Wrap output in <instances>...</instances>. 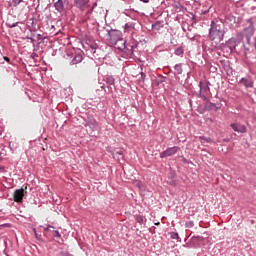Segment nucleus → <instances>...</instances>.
<instances>
[{
	"instance_id": "obj_12",
	"label": "nucleus",
	"mask_w": 256,
	"mask_h": 256,
	"mask_svg": "<svg viewBox=\"0 0 256 256\" xmlns=\"http://www.w3.org/2000/svg\"><path fill=\"white\" fill-rule=\"evenodd\" d=\"M53 7L55 8V11H57V13H60V15H63V13H65L67 10L65 8V0H57Z\"/></svg>"
},
{
	"instance_id": "obj_31",
	"label": "nucleus",
	"mask_w": 256,
	"mask_h": 256,
	"mask_svg": "<svg viewBox=\"0 0 256 256\" xmlns=\"http://www.w3.org/2000/svg\"><path fill=\"white\" fill-rule=\"evenodd\" d=\"M171 239H176L177 241H181V238L179 237V233L177 232H171Z\"/></svg>"
},
{
	"instance_id": "obj_41",
	"label": "nucleus",
	"mask_w": 256,
	"mask_h": 256,
	"mask_svg": "<svg viewBox=\"0 0 256 256\" xmlns=\"http://www.w3.org/2000/svg\"><path fill=\"white\" fill-rule=\"evenodd\" d=\"M180 157H181L182 163H184L185 165H187V163H189V160H187V158H185V156H180Z\"/></svg>"
},
{
	"instance_id": "obj_22",
	"label": "nucleus",
	"mask_w": 256,
	"mask_h": 256,
	"mask_svg": "<svg viewBox=\"0 0 256 256\" xmlns=\"http://www.w3.org/2000/svg\"><path fill=\"white\" fill-rule=\"evenodd\" d=\"M204 107L206 111H213V102L208 98V101H205Z\"/></svg>"
},
{
	"instance_id": "obj_58",
	"label": "nucleus",
	"mask_w": 256,
	"mask_h": 256,
	"mask_svg": "<svg viewBox=\"0 0 256 256\" xmlns=\"http://www.w3.org/2000/svg\"><path fill=\"white\" fill-rule=\"evenodd\" d=\"M188 31H191V28H188Z\"/></svg>"
},
{
	"instance_id": "obj_21",
	"label": "nucleus",
	"mask_w": 256,
	"mask_h": 256,
	"mask_svg": "<svg viewBox=\"0 0 256 256\" xmlns=\"http://www.w3.org/2000/svg\"><path fill=\"white\" fill-rule=\"evenodd\" d=\"M23 3V0H10L8 2L9 7H19V5Z\"/></svg>"
},
{
	"instance_id": "obj_11",
	"label": "nucleus",
	"mask_w": 256,
	"mask_h": 256,
	"mask_svg": "<svg viewBox=\"0 0 256 256\" xmlns=\"http://www.w3.org/2000/svg\"><path fill=\"white\" fill-rule=\"evenodd\" d=\"M202 241H205V238L203 236H193L190 239L192 249H199L201 247Z\"/></svg>"
},
{
	"instance_id": "obj_3",
	"label": "nucleus",
	"mask_w": 256,
	"mask_h": 256,
	"mask_svg": "<svg viewBox=\"0 0 256 256\" xmlns=\"http://www.w3.org/2000/svg\"><path fill=\"white\" fill-rule=\"evenodd\" d=\"M138 45L139 43L135 41L127 42L124 40L121 42V46L118 45L116 49L125 53L126 57H135Z\"/></svg>"
},
{
	"instance_id": "obj_42",
	"label": "nucleus",
	"mask_w": 256,
	"mask_h": 256,
	"mask_svg": "<svg viewBox=\"0 0 256 256\" xmlns=\"http://www.w3.org/2000/svg\"><path fill=\"white\" fill-rule=\"evenodd\" d=\"M60 255L61 256H73V255H71L69 252H67V251H61L60 252Z\"/></svg>"
},
{
	"instance_id": "obj_5",
	"label": "nucleus",
	"mask_w": 256,
	"mask_h": 256,
	"mask_svg": "<svg viewBox=\"0 0 256 256\" xmlns=\"http://www.w3.org/2000/svg\"><path fill=\"white\" fill-rule=\"evenodd\" d=\"M211 82L207 81V80H204V81H200L199 82V94H198V97L203 100V101H208V98L207 95H209V93H211Z\"/></svg>"
},
{
	"instance_id": "obj_4",
	"label": "nucleus",
	"mask_w": 256,
	"mask_h": 256,
	"mask_svg": "<svg viewBox=\"0 0 256 256\" xmlns=\"http://www.w3.org/2000/svg\"><path fill=\"white\" fill-rule=\"evenodd\" d=\"M108 41H110V43H112V45H115V47L117 48L119 43H122L123 40V33L120 30H108Z\"/></svg>"
},
{
	"instance_id": "obj_32",
	"label": "nucleus",
	"mask_w": 256,
	"mask_h": 256,
	"mask_svg": "<svg viewBox=\"0 0 256 256\" xmlns=\"http://www.w3.org/2000/svg\"><path fill=\"white\" fill-rule=\"evenodd\" d=\"M19 25V22L11 23V22H6V27H9V29H13Z\"/></svg>"
},
{
	"instance_id": "obj_54",
	"label": "nucleus",
	"mask_w": 256,
	"mask_h": 256,
	"mask_svg": "<svg viewBox=\"0 0 256 256\" xmlns=\"http://www.w3.org/2000/svg\"><path fill=\"white\" fill-rule=\"evenodd\" d=\"M182 31H183L184 33H187V29H185V27H182Z\"/></svg>"
},
{
	"instance_id": "obj_51",
	"label": "nucleus",
	"mask_w": 256,
	"mask_h": 256,
	"mask_svg": "<svg viewBox=\"0 0 256 256\" xmlns=\"http://www.w3.org/2000/svg\"><path fill=\"white\" fill-rule=\"evenodd\" d=\"M186 165H193V162L191 160H188V163Z\"/></svg>"
},
{
	"instance_id": "obj_25",
	"label": "nucleus",
	"mask_w": 256,
	"mask_h": 256,
	"mask_svg": "<svg viewBox=\"0 0 256 256\" xmlns=\"http://www.w3.org/2000/svg\"><path fill=\"white\" fill-rule=\"evenodd\" d=\"M167 80V77L160 76L158 79L155 80V84L159 87V85H162V83H165Z\"/></svg>"
},
{
	"instance_id": "obj_20",
	"label": "nucleus",
	"mask_w": 256,
	"mask_h": 256,
	"mask_svg": "<svg viewBox=\"0 0 256 256\" xmlns=\"http://www.w3.org/2000/svg\"><path fill=\"white\" fill-rule=\"evenodd\" d=\"M112 155L114 159H117L119 161L120 159H123V150H116L113 152Z\"/></svg>"
},
{
	"instance_id": "obj_56",
	"label": "nucleus",
	"mask_w": 256,
	"mask_h": 256,
	"mask_svg": "<svg viewBox=\"0 0 256 256\" xmlns=\"http://www.w3.org/2000/svg\"><path fill=\"white\" fill-rule=\"evenodd\" d=\"M53 231H55V230H53V229L50 228V233H53Z\"/></svg>"
},
{
	"instance_id": "obj_40",
	"label": "nucleus",
	"mask_w": 256,
	"mask_h": 256,
	"mask_svg": "<svg viewBox=\"0 0 256 256\" xmlns=\"http://www.w3.org/2000/svg\"><path fill=\"white\" fill-rule=\"evenodd\" d=\"M187 39H190V41H195V36H191V34L186 33Z\"/></svg>"
},
{
	"instance_id": "obj_15",
	"label": "nucleus",
	"mask_w": 256,
	"mask_h": 256,
	"mask_svg": "<svg viewBox=\"0 0 256 256\" xmlns=\"http://www.w3.org/2000/svg\"><path fill=\"white\" fill-rule=\"evenodd\" d=\"M37 18L33 17L28 21L27 27L29 28L31 33H35L37 31Z\"/></svg>"
},
{
	"instance_id": "obj_30",
	"label": "nucleus",
	"mask_w": 256,
	"mask_h": 256,
	"mask_svg": "<svg viewBox=\"0 0 256 256\" xmlns=\"http://www.w3.org/2000/svg\"><path fill=\"white\" fill-rule=\"evenodd\" d=\"M197 111L201 115H203V113L207 112V110L205 109V105H199L198 108H197Z\"/></svg>"
},
{
	"instance_id": "obj_29",
	"label": "nucleus",
	"mask_w": 256,
	"mask_h": 256,
	"mask_svg": "<svg viewBox=\"0 0 256 256\" xmlns=\"http://www.w3.org/2000/svg\"><path fill=\"white\" fill-rule=\"evenodd\" d=\"M200 141H201V143H211L212 142L211 138L205 137V136H200Z\"/></svg>"
},
{
	"instance_id": "obj_6",
	"label": "nucleus",
	"mask_w": 256,
	"mask_h": 256,
	"mask_svg": "<svg viewBox=\"0 0 256 256\" xmlns=\"http://www.w3.org/2000/svg\"><path fill=\"white\" fill-rule=\"evenodd\" d=\"M249 26L244 28V35L246 37L247 44L252 46L253 41H251V37L255 35V27L253 26V22H251V19L248 20Z\"/></svg>"
},
{
	"instance_id": "obj_39",
	"label": "nucleus",
	"mask_w": 256,
	"mask_h": 256,
	"mask_svg": "<svg viewBox=\"0 0 256 256\" xmlns=\"http://www.w3.org/2000/svg\"><path fill=\"white\" fill-rule=\"evenodd\" d=\"M35 233V237L38 241H43V238H41V236L39 234H37V230H34Z\"/></svg>"
},
{
	"instance_id": "obj_18",
	"label": "nucleus",
	"mask_w": 256,
	"mask_h": 256,
	"mask_svg": "<svg viewBox=\"0 0 256 256\" xmlns=\"http://www.w3.org/2000/svg\"><path fill=\"white\" fill-rule=\"evenodd\" d=\"M164 25L163 22L157 21L156 23L152 24V30L153 31H161L163 29Z\"/></svg>"
},
{
	"instance_id": "obj_9",
	"label": "nucleus",
	"mask_w": 256,
	"mask_h": 256,
	"mask_svg": "<svg viewBox=\"0 0 256 256\" xmlns=\"http://www.w3.org/2000/svg\"><path fill=\"white\" fill-rule=\"evenodd\" d=\"M25 193H27V191H25L23 188L15 190L13 194L15 203H23V197H25Z\"/></svg>"
},
{
	"instance_id": "obj_23",
	"label": "nucleus",
	"mask_w": 256,
	"mask_h": 256,
	"mask_svg": "<svg viewBox=\"0 0 256 256\" xmlns=\"http://www.w3.org/2000/svg\"><path fill=\"white\" fill-rule=\"evenodd\" d=\"M174 69L177 75H181L183 73V64L179 63L174 66Z\"/></svg>"
},
{
	"instance_id": "obj_13",
	"label": "nucleus",
	"mask_w": 256,
	"mask_h": 256,
	"mask_svg": "<svg viewBox=\"0 0 256 256\" xmlns=\"http://www.w3.org/2000/svg\"><path fill=\"white\" fill-rule=\"evenodd\" d=\"M231 129L235 131L236 133H246L247 132V126L241 124V123H231L230 124Z\"/></svg>"
},
{
	"instance_id": "obj_16",
	"label": "nucleus",
	"mask_w": 256,
	"mask_h": 256,
	"mask_svg": "<svg viewBox=\"0 0 256 256\" xmlns=\"http://www.w3.org/2000/svg\"><path fill=\"white\" fill-rule=\"evenodd\" d=\"M105 82L107 83V85H110V87L108 88V93H112L113 87L111 86H115V78H113V76H106Z\"/></svg>"
},
{
	"instance_id": "obj_60",
	"label": "nucleus",
	"mask_w": 256,
	"mask_h": 256,
	"mask_svg": "<svg viewBox=\"0 0 256 256\" xmlns=\"http://www.w3.org/2000/svg\"><path fill=\"white\" fill-rule=\"evenodd\" d=\"M184 241L187 242V238Z\"/></svg>"
},
{
	"instance_id": "obj_7",
	"label": "nucleus",
	"mask_w": 256,
	"mask_h": 256,
	"mask_svg": "<svg viewBox=\"0 0 256 256\" xmlns=\"http://www.w3.org/2000/svg\"><path fill=\"white\" fill-rule=\"evenodd\" d=\"M179 151V146L169 147L160 153V159H165V157H173Z\"/></svg>"
},
{
	"instance_id": "obj_8",
	"label": "nucleus",
	"mask_w": 256,
	"mask_h": 256,
	"mask_svg": "<svg viewBox=\"0 0 256 256\" xmlns=\"http://www.w3.org/2000/svg\"><path fill=\"white\" fill-rule=\"evenodd\" d=\"M90 0H74V5L76 9L79 11H85V9H89L91 7Z\"/></svg>"
},
{
	"instance_id": "obj_52",
	"label": "nucleus",
	"mask_w": 256,
	"mask_h": 256,
	"mask_svg": "<svg viewBox=\"0 0 256 256\" xmlns=\"http://www.w3.org/2000/svg\"><path fill=\"white\" fill-rule=\"evenodd\" d=\"M207 13H209V10L202 12V15H207Z\"/></svg>"
},
{
	"instance_id": "obj_33",
	"label": "nucleus",
	"mask_w": 256,
	"mask_h": 256,
	"mask_svg": "<svg viewBox=\"0 0 256 256\" xmlns=\"http://www.w3.org/2000/svg\"><path fill=\"white\" fill-rule=\"evenodd\" d=\"M177 177V174L175 173V171H170L168 174V179L173 180Z\"/></svg>"
},
{
	"instance_id": "obj_46",
	"label": "nucleus",
	"mask_w": 256,
	"mask_h": 256,
	"mask_svg": "<svg viewBox=\"0 0 256 256\" xmlns=\"http://www.w3.org/2000/svg\"><path fill=\"white\" fill-rule=\"evenodd\" d=\"M37 39H38V41H42L43 40V36L41 34H37Z\"/></svg>"
},
{
	"instance_id": "obj_28",
	"label": "nucleus",
	"mask_w": 256,
	"mask_h": 256,
	"mask_svg": "<svg viewBox=\"0 0 256 256\" xmlns=\"http://www.w3.org/2000/svg\"><path fill=\"white\" fill-rule=\"evenodd\" d=\"M185 227L186 229H191L192 227H195V222H193V220L186 221Z\"/></svg>"
},
{
	"instance_id": "obj_57",
	"label": "nucleus",
	"mask_w": 256,
	"mask_h": 256,
	"mask_svg": "<svg viewBox=\"0 0 256 256\" xmlns=\"http://www.w3.org/2000/svg\"><path fill=\"white\" fill-rule=\"evenodd\" d=\"M33 51H37V49H36V48H34V49H33Z\"/></svg>"
},
{
	"instance_id": "obj_17",
	"label": "nucleus",
	"mask_w": 256,
	"mask_h": 256,
	"mask_svg": "<svg viewBox=\"0 0 256 256\" xmlns=\"http://www.w3.org/2000/svg\"><path fill=\"white\" fill-rule=\"evenodd\" d=\"M82 61H83V54L78 53L73 57V59L70 62V65H78V63H81Z\"/></svg>"
},
{
	"instance_id": "obj_48",
	"label": "nucleus",
	"mask_w": 256,
	"mask_h": 256,
	"mask_svg": "<svg viewBox=\"0 0 256 256\" xmlns=\"http://www.w3.org/2000/svg\"><path fill=\"white\" fill-rule=\"evenodd\" d=\"M30 43H32L33 47H35V38H30Z\"/></svg>"
},
{
	"instance_id": "obj_37",
	"label": "nucleus",
	"mask_w": 256,
	"mask_h": 256,
	"mask_svg": "<svg viewBox=\"0 0 256 256\" xmlns=\"http://www.w3.org/2000/svg\"><path fill=\"white\" fill-rule=\"evenodd\" d=\"M136 221L139 223V225H143V216H137Z\"/></svg>"
},
{
	"instance_id": "obj_26",
	"label": "nucleus",
	"mask_w": 256,
	"mask_h": 256,
	"mask_svg": "<svg viewBox=\"0 0 256 256\" xmlns=\"http://www.w3.org/2000/svg\"><path fill=\"white\" fill-rule=\"evenodd\" d=\"M221 107H223V104H221V102L212 103V109H214V111H219Z\"/></svg>"
},
{
	"instance_id": "obj_27",
	"label": "nucleus",
	"mask_w": 256,
	"mask_h": 256,
	"mask_svg": "<svg viewBox=\"0 0 256 256\" xmlns=\"http://www.w3.org/2000/svg\"><path fill=\"white\" fill-rule=\"evenodd\" d=\"M141 77L139 78V83H145V79L147 77V75L145 74V72H143V68H141V72H140Z\"/></svg>"
},
{
	"instance_id": "obj_34",
	"label": "nucleus",
	"mask_w": 256,
	"mask_h": 256,
	"mask_svg": "<svg viewBox=\"0 0 256 256\" xmlns=\"http://www.w3.org/2000/svg\"><path fill=\"white\" fill-rule=\"evenodd\" d=\"M53 233V237H55V239H61V233H59L58 230H54L52 231Z\"/></svg>"
},
{
	"instance_id": "obj_10",
	"label": "nucleus",
	"mask_w": 256,
	"mask_h": 256,
	"mask_svg": "<svg viewBox=\"0 0 256 256\" xmlns=\"http://www.w3.org/2000/svg\"><path fill=\"white\" fill-rule=\"evenodd\" d=\"M239 85H243L245 89H253L255 82L249 77H243L239 80Z\"/></svg>"
},
{
	"instance_id": "obj_43",
	"label": "nucleus",
	"mask_w": 256,
	"mask_h": 256,
	"mask_svg": "<svg viewBox=\"0 0 256 256\" xmlns=\"http://www.w3.org/2000/svg\"><path fill=\"white\" fill-rule=\"evenodd\" d=\"M31 59H37V57H39V54H37L36 52H33L31 55H30Z\"/></svg>"
},
{
	"instance_id": "obj_44",
	"label": "nucleus",
	"mask_w": 256,
	"mask_h": 256,
	"mask_svg": "<svg viewBox=\"0 0 256 256\" xmlns=\"http://www.w3.org/2000/svg\"><path fill=\"white\" fill-rule=\"evenodd\" d=\"M169 184L172 186H175V185H177V181L175 179H172V180H170Z\"/></svg>"
},
{
	"instance_id": "obj_53",
	"label": "nucleus",
	"mask_w": 256,
	"mask_h": 256,
	"mask_svg": "<svg viewBox=\"0 0 256 256\" xmlns=\"http://www.w3.org/2000/svg\"><path fill=\"white\" fill-rule=\"evenodd\" d=\"M142 3H149V0H140Z\"/></svg>"
},
{
	"instance_id": "obj_45",
	"label": "nucleus",
	"mask_w": 256,
	"mask_h": 256,
	"mask_svg": "<svg viewBox=\"0 0 256 256\" xmlns=\"http://www.w3.org/2000/svg\"><path fill=\"white\" fill-rule=\"evenodd\" d=\"M4 61H6L7 63H11V59L7 56L3 57Z\"/></svg>"
},
{
	"instance_id": "obj_35",
	"label": "nucleus",
	"mask_w": 256,
	"mask_h": 256,
	"mask_svg": "<svg viewBox=\"0 0 256 256\" xmlns=\"http://www.w3.org/2000/svg\"><path fill=\"white\" fill-rule=\"evenodd\" d=\"M96 50H97V44H91L90 51H91V53H93V55H95Z\"/></svg>"
},
{
	"instance_id": "obj_38",
	"label": "nucleus",
	"mask_w": 256,
	"mask_h": 256,
	"mask_svg": "<svg viewBox=\"0 0 256 256\" xmlns=\"http://www.w3.org/2000/svg\"><path fill=\"white\" fill-rule=\"evenodd\" d=\"M183 247H186L187 249H193V246L191 245V240L184 244Z\"/></svg>"
},
{
	"instance_id": "obj_24",
	"label": "nucleus",
	"mask_w": 256,
	"mask_h": 256,
	"mask_svg": "<svg viewBox=\"0 0 256 256\" xmlns=\"http://www.w3.org/2000/svg\"><path fill=\"white\" fill-rule=\"evenodd\" d=\"M88 127H90V129H97V120L95 119H90L87 123Z\"/></svg>"
},
{
	"instance_id": "obj_36",
	"label": "nucleus",
	"mask_w": 256,
	"mask_h": 256,
	"mask_svg": "<svg viewBox=\"0 0 256 256\" xmlns=\"http://www.w3.org/2000/svg\"><path fill=\"white\" fill-rule=\"evenodd\" d=\"M44 231H51V229H55L54 226L47 224L46 226H42Z\"/></svg>"
},
{
	"instance_id": "obj_14",
	"label": "nucleus",
	"mask_w": 256,
	"mask_h": 256,
	"mask_svg": "<svg viewBox=\"0 0 256 256\" xmlns=\"http://www.w3.org/2000/svg\"><path fill=\"white\" fill-rule=\"evenodd\" d=\"M221 65H222V69L226 72V75L228 77H232L233 75V68H231V64L229 61H220Z\"/></svg>"
},
{
	"instance_id": "obj_50",
	"label": "nucleus",
	"mask_w": 256,
	"mask_h": 256,
	"mask_svg": "<svg viewBox=\"0 0 256 256\" xmlns=\"http://www.w3.org/2000/svg\"><path fill=\"white\" fill-rule=\"evenodd\" d=\"M192 21H194V23H197V20H195V15H192Z\"/></svg>"
},
{
	"instance_id": "obj_55",
	"label": "nucleus",
	"mask_w": 256,
	"mask_h": 256,
	"mask_svg": "<svg viewBox=\"0 0 256 256\" xmlns=\"http://www.w3.org/2000/svg\"><path fill=\"white\" fill-rule=\"evenodd\" d=\"M32 38H33V37H29V36L26 37V39H29V40L32 39Z\"/></svg>"
},
{
	"instance_id": "obj_47",
	"label": "nucleus",
	"mask_w": 256,
	"mask_h": 256,
	"mask_svg": "<svg viewBox=\"0 0 256 256\" xmlns=\"http://www.w3.org/2000/svg\"><path fill=\"white\" fill-rule=\"evenodd\" d=\"M95 7H97V2H94V3L92 4L91 11H93V10L95 9Z\"/></svg>"
},
{
	"instance_id": "obj_59",
	"label": "nucleus",
	"mask_w": 256,
	"mask_h": 256,
	"mask_svg": "<svg viewBox=\"0 0 256 256\" xmlns=\"http://www.w3.org/2000/svg\"><path fill=\"white\" fill-rule=\"evenodd\" d=\"M119 47H121V42L119 43Z\"/></svg>"
},
{
	"instance_id": "obj_49",
	"label": "nucleus",
	"mask_w": 256,
	"mask_h": 256,
	"mask_svg": "<svg viewBox=\"0 0 256 256\" xmlns=\"http://www.w3.org/2000/svg\"><path fill=\"white\" fill-rule=\"evenodd\" d=\"M125 27L126 29H133V26L131 24H126Z\"/></svg>"
},
{
	"instance_id": "obj_2",
	"label": "nucleus",
	"mask_w": 256,
	"mask_h": 256,
	"mask_svg": "<svg viewBox=\"0 0 256 256\" xmlns=\"http://www.w3.org/2000/svg\"><path fill=\"white\" fill-rule=\"evenodd\" d=\"M244 38L245 35L242 32H238L237 35L228 39L225 43H218L215 49L228 54L233 53V51H244V53H247L249 48L245 46Z\"/></svg>"
},
{
	"instance_id": "obj_19",
	"label": "nucleus",
	"mask_w": 256,
	"mask_h": 256,
	"mask_svg": "<svg viewBox=\"0 0 256 256\" xmlns=\"http://www.w3.org/2000/svg\"><path fill=\"white\" fill-rule=\"evenodd\" d=\"M184 53H185V49H183V46H179L174 51V55H177V57H183Z\"/></svg>"
},
{
	"instance_id": "obj_1",
	"label": "nucleus",
	"mask_w": 256,
	"mask_h": 256,
	"mask_svg": "<svg viewBox=\"0 0 256 256\" xmlns=\"http://www.w3.org/2000/svg\"><path fill=\"white\" fill-rule=\"evenodd\" d=\"M225 33V24L223 23V20L219 18L212 19L208 30V38L211 41V46H208L207 43H203V50L206 51V53H213L215 47L225 39Z\"/></svg>"
}]
</instances>
